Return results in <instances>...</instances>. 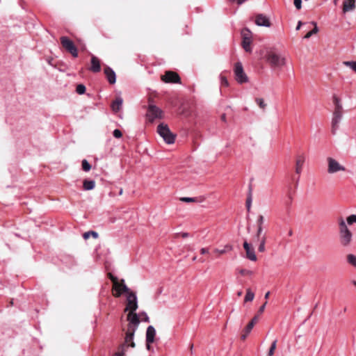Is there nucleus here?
Instances as JSON below:
<instances>
[{
  "mask_svg": "<svg viewBox=\"0 0 356 356\" xmlns=\"http://www.w3.org/2000/svg\"><path fill=\"white\" fill-rule=\"evenodd\" d=\"M127 321H129V324L125 334L124 343L119 347L118 352L114 356H123L124 355L125 348L129 346L131 348L135 347V343L133 339L135 332L140 323L139 315L134 312H129L127 315Z\"/></svg>",
  "mask_w": 356,
  "mask_h": 356,
  "instance_id": "nucleus-1",
  "label": "nucleus"
},
{
  "mask_svg": "<svg viewBox=\"0 0 356 356\" xmlns=\"http://www.w3.org/2000/svg\"><path fill=\"white\" fill-rule=\"evenodd\" d=\"M339 232L341 245L343 247L349 246L352 241L353 234L343 218L339 219Z\"/></svg>",
  "mask_w": 356,
  "mask_h": 356,
  "instance_id": "nucleus-2",
  "label": "nucleus"
},
{
  "mask_svg": "<svg viewBox=\"0 0 356 356\" xmlns=\"http://www.w3.org/2000/svg\"><path fill=\"white\" fill-rule=\"evenodd\" d=\"M266 60L273 68H281L286 65V58L275 52H269Z\"/></svg>",
  "mask_w": 356,
  "mask_h": 356,
  "instance_id": "nucleus-3",
  "label": "nucleus"
},
{
  "mask_svg": "<svg viewBox=\"0 0 356 356\" xmlns=\"http://www.w3.org/2000/svg\"><path fill=\"white\" fill-rule=\"evenodd\" d=\"M157 132L166 143L172 144L175 143V135L171 132L167 124H160L157 127Z\"/></svg>",
  "mask_w": 356,
  "mask_h": 356,
  "instance_id": "nucleus-4",
  "label": "nucleus"
},
{
  "mask_svg": "<svg viewBox=\"0 0 356 356\" xmlns=\"http://www.w3.org/2000/svg\"><path fill=\"white\" fill-rule=\"evenodd\" d=\"M234 72L235 79L238 83L242 84L248 81V77L244 72L243 67L241 62H237L235 64Z\"/></svg>",
  "mask_w": 356,
  "mask_h": 356,
  "instance_id": "nucleus-5",
  "label": "nucleus"
},
{
  "mask_svg": "<svg viewBox=\"0 0 356 356\" xmlns=\"http://www.w3.org/2000/svg\"><path fill=\"white\" fill-rule=\"evenodd\" d=\"M60 42L62 46L70 52L73 57L76 58L78 56V51L73 42L70 40L66 36H62L60 38Z\"/></svg>",
  "mask_w": 356,
  "mask_h": 356,
  "instance_id": "nucleus-6",
  "label": "nucleus"
},
{
  "mask_svg": "<svg viewBox=\"0 0 356 356\" xmlns=\"http://www.w3.org/2000/svg\"><path fill=\"white\" fill-rule=\"evenodd\" d=\"M342 116L343 108H334L332 119V132L333 134H335L337 130L338 129L339 124L342 119Z\"/></svg>",
  "mask_w": 356,
  "mask_h": 356,
  "instance_id": "nucleus-7",
  "label": "nucleus"
},
{
  "mask_svg": "<svg viewBox=\"0 0 356 356\" xmlns=\"http://www.w3.org/2000/svg\"><path fill=\"white\" fill-rule=\"evenodd\" d=\"M127 298V307L125 312L129 310L130 312H135L138 308L137 298L134 293L129 291Z\"/></svg>",
  "mask_w": 356,
  "mask_h": 356,
  "instance_id": "nucleus-8",
  "label": "nucleus"
},
{
  "mask_svg": "<svg viewBox=\"0 0 356 356\" xmlns=\"http://www.w3.org/2000/svg\"><path fill=\"white\" fill-rule=\"evenodd\" d=\"M147 115L150 121L162 118V111L154 105H149Z\"/></svg>",
  "mask_w": 356,
  "mask_h": 356,
  "instance_id": "nucleus-9",
  "label": "nucleus"
},
{
  "mask_svg": "<svg viewBox=\"0 0 356 356\" xmlns=\"http://www.w3.org/2000/svg\"><path fill=\"white\" fill-rule=\"evenodd\" d=\"M161 79L166 83L180 82V77L178 74L172 71L166 72L165 74L161 76Z\"/></svg>",
  "mask_w": 356,
  "mask_h": 356,
  "instance_id": "nucleus-10",
  "label": "nucleus"
},
{
  "mask_svg": "<svg viewBox=\"0 0 356 356\" xmlns=\"http://www.w3.org/2000/svg\"><path fill=\"white\" fill-rule=\"evenodd\" d=\"M328 162V172L330 173L336 172L339 170H344V168L341 166L335 159L329 157Z\"/></svg>",
  "mask_w": 356,
  "mask_h": 356,
  "instance_id": "nucleus-11",
  "label": "nucleus"
},
{
  "mask_svg": "<svg viewBox=\"0 0 356 356\" xmlns=\"http://www.w3.org/2000/svg\"><path fill=\"white\" fill-rule=\"evenodd\" d=\"M243 248L246 252V257L250 261H255L257 259V257L255 254V252L254 248L251 246V245L248 243L247 241H245L243 243Z\"/></svg>",
  "mask_w": 356,
  "mask_h": 356,
  "instance_id": "nucleus-12",
  "label": "nucleus"
},
{
  "mask_svg": "<svg viewBox=\"0 0 356 356\" xmlns=\"http://www.w3.org/2000/svg\"><path fill=\"white\" fill-rule=\"evenodd\" d=\"M113 289L116 291V292L114 293V296L115 297H120L122 294V293H129V289L124 284V280H122L121 282H118V286H113Z\"/></svg>",
  "mask_w": 356,
  "mask_h": 356,
  "instance_id": "nucleus-13",
  "label": "nucleus"
},
{
  "mask_svg": "<svg viewBox=\"0 0 356 356\" xmlns=\"http://www.w3.org/2000/svg\"><path fill=\"white\" fill-rule=\"evenodd\" d=\"M255 23L259 26L269 27L270 26L269 19L262 14H259L256 16Z\"/></svg>",
  "mask_w": 356,
  "mask_h": 356,
  "instance_id": "nucleus-14",
  "label": "nucleus"
},
{
  "mask_svg": "<svg viewBox=\"0 0 356 356\" xmlns=\"http://www.w3.org/2000/svg\"><path fill=\"white\" fill-rule=\"evenodd\" d=\"M259 319V316H255L251 321L248 324L244 330V334L241 335V339L245 340L248 335V334L251 332L252 329L253 328L254 325L257 323Z\"/></svg>",
  "mask_w": 356,
  "mask_h": 356,
  "instance_id": "nucleus-15",
  "label": "nucleus"
},
{
  "mask_svg": "<svg viewBox=\"0 0 356 356\" xmlns=\"http://www.w3.org/2000/svg\"><path fill=\"white\" fill-rule=\"evenodd\" d=\"M104 74L109 83L114 84L116 81V75L115 72L108 66L104 68Z\"/></svg>",
  "mask_w": 356,
  "mask_h": 356,
  "instance_id": "nucleus-16",
  "label": "nucleus"
},
{
  "mask_svg": "<svg viewBox=\"0 0 356 356\" xmlns=\"http://www.w3.org/2000/svg\"><path fill=\"white\" fill-rule=\"evenodd\" d=\"M305 159V155L303 154H298L297 156L296 161V172L298 175H300V173L301 172Z\"/></svg>",
  "mask_w": 356,
  "mask_h": 356,
  "instance_id": "nucleus-17",
  "label": "nucleus"
},
{
  "mask_svg": "<svg viewBox=\"0 0 356 356\" xmlns=\"http://www.w3.org/2000/svg\"><path fill=\"white\" fill-rule=\"evenodd\" d=\"M156 337V330L155 328L152 325H149L147 328L146 331V342L149 343H152L154 342Z\"/></svg>",
  "mask_w": 356,
  "mask_h": 356,
  "instance_id": "nucleus-18",
  "label": "nucleus"
},
{
  "mask_svg": "<svg viewBox=\"0 0 356 356\" xmlns=\"http://www.w3.org/2000/svg\"><path fill=\"white\" fill-rule=\"evenodd\" d=\"M264 217L262 215H259L257 219V230L256 233V238L259 239L260 236L263 234V225L264 223Z\"/></svg>",
  "mask_w": 356,
  "mask_h": 356,
  "instance_id": "nucleus-19",
  "label": "nucleus"
},
{
  "mask_svg": "<svg viewBox=\"0 0 356 356\" xmlns=\"http://www.w3.org/2000/svg\"><path fill=\"white\" fill-rule=\"evenodd\" d=\"M90 70L93 72H99L101 70L100 61L95 56H92L91 57V67H90Z\"/></svg>",
  "mask_w": 356,
  "mask_h": 356,
  "instance_id": "nucleus-20",
  "label": "nucleus"
},
{
  "mask_svg": "<svg viewBox=\"0 0 356 356\" xmlns=\"http://www.w3.org/2000/svg\"><path fill=\"white\" fill-rule=\"evenodd\" d=\"M355 8V0H344L343 3V12L347 13L354 10Z\"/></svg>",
  "mask_w": 356,
  "mask_h": 356,
  "instance_id": "nucleus-21",
  "label": "nucleus"
},
{
  "mask_svg": "<svg viewBox=\"0 0 356 356\" xmlns=\"http://www.w3.org/2000/svg\"><path fill=\"white\" fill-rule=\"evenodd\" d=\"M122 98L120 97H116V99L111 104V108L113 111L115 113L118 112L122 106Z\"/></svg>",
  "mask_w": 356,
  "mask_h": 356,
  "instance_id": "nucleus-22",
  "label": "nucleus"
},
{
  "mask_svg": "<svg viewBox=\"0 0 356 356\" xmlns=\"http://www.w3.org/2000/svg\"><path fill=\"white\" fill-rule=\"evenodd\" d=\"M255 240L259 242V247H258V250L260 252H265V250H266L265 244H266V234H262L260 236L259 239H257L255 237Z\"/></svg>",
  "mask_w": 356,
  "mask_h": 356,
  "instance_id": "nucleus-23",
  "label": "nucleus"
},
{
  "mask_svg": "<svg viewBox=\"0 0 356 356\" xmlns=\"http://www.w3.org/2000/svg\"><path fill=\"white\" fill-rule=\"evenodd\" d=\"M95 183L92 179H84L83 182V188L86 191L92 190L94 188Z\"/></svg>",
  "mask_w": 356,
  "mask_h": 356,
  "instance_id": "nucleus-24",
  "label": "nucleus"
},
{
  "mask_svg": "<svg viewBox=\"0 0 356 356\" xmlns=\"http://www.w3.org/2000/svg\"><path fill=\"white\" fill-rule=\"evenodd\" d=\"M252 187L251 185L249 186V193L246 199V208L248 211H250L251 206H252Z\"/></svg>",
  "mask_w": 356,
  "mask_h": 356,
  "instance_id": "nucleus-25",
  "label": "nucleus"
},
{
  "mask_svg": "<svg viewBox=\"0 0 356 356\" xmlns=\"http://www.w3.org/2000/svg\"><path fill=\"white\" fill-rule=\"evenodd\" d=\"M204 199H202L200 197H180L179 200L184 202L191 203V202H201L203 201Z\"/></svg>",
  "mask_w": 356,
  "mask_h": 356,
  "instance_id": "nucleus-26",
  "label": "nucleus"
},
{
  "mask_svg": "<svg viewBox=\"0 0 356 356\" xmlns=\"http://www.w3.org/2000/svg\"><path fill=\"white\" fill-rule=\"evenodd\" d=\"M252 40H242V47L246 52H251Z\"/></svg>",
  "mask_w": 356,
  "mask_h": 356,
  "instance_id": "nucleus-27",
  "label": "nucleus"
},
{
  "mask_svg": "<svg viewBox=\"0 0 356 356\" xmlns=\"http://www.w3.org/2000/svg\"><path fill=\"white\" fill-rule=\"evenodd\" d=\"M241 37L242 40H252V33L248 29L245 28L241 31Z\"/></svg>",
  "mask_w": 356,
  "mask_h": 356,
  "instance_id": "nucleus-28",
  "label": "nucleus"
},
{
  "mask_svg": "<svg viewBox=\"0 0 356 356\" xmlns=\"http://www.w3.org/2000/svg\"><path fill=\"white\" fill-rule=\"evenodd\" d=\"M254 298V293L251 291L250 289H246V294L244 298L245 302L252 301Z\"/></svg>",
  "mask_w": 356,
  "mask_h": 356,
  "instance_id": "nucleus-29",
  "label": "nucleus"
},
{
  "mask_svg": "<svg viewBox=\"0 0 356 356\" xmlns=\"http://www.w3.org/2000/svg\"><path fill=\"white\" fill-rule=\"evenodd\" d=\"M347 262L356 268V256L353 254H348L346 256Z\"/></svg>",
  "mask_w": 356,
  "mask_h": 356,
  "instance_id": "nucleus-30",
  "label": "nucleus"
},
{
  "mask_svg": "<svg viewBox=\"0 0 356 356\" xmlns=\"http://www.w3.org/2000/svg\"><path fill=\"white\" fill-rule=\"evenodd\" d=\"M92 236L94 238H98V233L95 232V231H89V232H85L83 234V237L84 239H88L89 238L90 236Z\"/></svg>",
  "mask_w": 356,
  "mask_h": 356,
  "instance_id": "nucleus-31",
  "label": "nucleus"
},
{
  "mask_svg": "<svg viewBox=\"0 0 356 356\" xmlns=\"http://www.w3.org/2000/svg\"><path fill=\"white\" fill-rule=\"evenodd\" d=\"M312 24L314 25V28L309 31L305 36H304V38L305 39H308L312 35L316 33L318 31V29L317 27V25L315 22H312Z\"/></svg>",
  "mask_w": 356,
  "mask_h": 356,
  "instance_id": "nucleus-32",
  "label": "nucleus"
},
{
  "mask_svg": "<svg viewBox=\"0 0 356 356\" xmlns=\"http://www.w3.org/2000/svg\"><path fill=\"white\" fill-rule=\"evenodd\" d=\"M332 100H333V103L334 105V108H343L342 104L341 103V99L337 95H333Z\"/></svg>",
  "mask_w": 356,
  "mask_h": 356,
  "instance_id": "nucleus-33",
  "label": "nucleus"
},
{
  "mask_svg": "<svg viewBox=\"0 0 356 356\" xmlns=\"http://www.w3.org/2000/svg\"><path fill=\"white\" fill-rule=\"evenodd\" d=\"M255 102L260 108L264 111L266 109L267 104L264 102V99L263 98H256Z\"/></svg>",
  "mask_w": 356,
  "mask_h": 356,
  "instance_id": "nucleus-34",
  "label": "nucleus"
},
{
  "mask_svg": "<svg viewBox=\"0 0 356 356\" xmlns=\"http://www.w3.org/2000/svg\"><path fill=\"white\" fill-rule=\"evenodd\" d=\"M343 64L356 72V61H344Z\"/></svg>",
  "mask_w": 356,
  "mask_h": 356,
  "instance_id": "nucleus-35",
  "label": "nucleus"
},
{
  "mask_svg": "<svg viewBox=\"0 0 356 356\" xmlns=\"http://www.w3.org/2000/svg\"><path fill=\"white\" fill-rule=\"evenodd\" d=\"M276 346H277V340L275 339L272 343H271V346L269 348V350H268V355L269 356H273L274 355V353H275V350L276 349Z\"/></svg>",
  "mask_w": 356,
  "mask_h": 356,
  "instance_id": "nucleus-36",
  "label": "nucleus"
},
{
  "mask_svg": "<svg viewBox=\"0 0 356 356\" xmlns=\"http://www.w3.org/2000/svg\"><path fill=\"white\" fill-rule=\"evenodd\" d=\"M86 86L83 84H79L76 86V92L79 95H83L86 92Z\"/></svg>",
  "mask_w": 356,
  "mask_h": 356,
  "instance_id": "nucleus-37",
  "label": "nucleus"
},
{
  "mask_svg": "<svg viewBox=\"0 0 356 356\" xmlns=\"http://www.w3.org/2000/svg\"><path fill=\"white\" fill-rule=\"evenodd\" d=\"M91 168V165H90V163L88 162L87 160L86 159H83L82 161V169L86 171V172H88L90 170Z\"/></svg>",
  "mask_w": 356,
  "mask_h": 356,
  "instance_id": "nucleus-38",
  "label": "nucleus"
},
{
  "mask_svg": "<svg viewBox=\"0 0 356 356\" xmlns=\"http://www.w3.org/2000/svg\"><path fill=\"white\" fill-rule=\"evenodd\" d=\"M346 221H347V224L349 225L356 223V215L352 214V215L349 216L347 218Z\"/></svg>",
  "mask_w": 356,
  "mask_h": 356,
  "instance_id": "nucleus-39",
  "label": "nucleus"
},
{
  "mask_svg": "<svg viewBox=\"0 0 356 356\" xmlns=\"http://www.w3.org/2000/svg\"><path fill=\"white\" fill-rule=\"evenodd\" d=\"M108 276L110 278V280L112 281L113 284L114 286H118V279L116 277L113 276L111 273H108Z\"/></svg>",
  "mask_w": 356,
  "mask_h": 356,
  "instance_id": "nucleus-40",
  "label": "nucleus"
},
{
  "mask_svg": "<svg viewBox=\"0 0 356 356\" xmlns=\"http://www.w3.org/2000/svg\"><path fill=\"white\" fill-rule=\"evenodd\" d=\"M113 136H114L115 138H121V137H122V132H121V131H120V130H119V129H115V130L113 131Z\"/></svg>",
  "mask_w": 356,
  "mask_h": 356,
  "instance_id": "nucleus-41",
  "label": "nucleus"
},
{
  "mask_svg": "<svg viewBox=\"0 0 356 356\" xmlns=\"http://www.w3.org/2000/svg\"><path fill=\"white\" fill-rule=\"evenodd\" d=\"M139 316H140L142 318V321H144L145 322H149V318L147 314L145 312H141L139 314Z\"/></svg>",
  "mask_w": 356,
  "mask_h": 356,
  "instance_id": "nucleus-42",
  "label": "nucleus"
},
{
  "mask_svg": "<svg viewBox=\"0 0 356 356\" xmlns=\"http://www.w3.org/2000/svg\"><path fill=\"white\" fill-rule=\"evenodd\" d=\"M239 273L242 275H251L252 274V271L247 269H241L240 270Z\"/></svg>",
  "mask_w": 356,
  "mask_h": 356,
  "instance_id": "nucleus-43",
  "label": "nucleus"
},
{
  "mask_svg": "<svg viewBox=\"0 0 356 356\" xmlns=\"http://www.w3.org/2000/svg\"><path fill=\"white\" fill-rule=\"evenodd\" d=\"M293 3L298 10H300L302 8V0H294Z\"/></svg>",
  "mask_w": 356,
  "mask_h": 356,
  "instance_id": "nucleus-44",
  "label": "nucleus"
},
{
  "mask_svg": "<svg viewBox=\"0 0 356 356\" xmlns=\"http://www.w3.org/2000/svg\"><path fill=\"white\" fill-rule=\"evenodd\" d=\"M221 83L225 86H228V81L225 76H221Z\"/></svg>",
  "mask_w": 356,
  "mask_h": 356,
  "instance_id": "nucleus-45",
  "label": "nucleus"
},
{
  "mask_svg": "<svg viewBox=\"0 0 356 356\" xmlns=\"http://www.w3.org/2000/svg\"><path fill=\"white\" fill-rule=\"evenodd\" d=\"M267 302L266 301L263 305H261L258 311L259 314H262L265 309Z\"/></svg>",
  "mask_w": 356,
  "mask_h": 356,
  "instance_id": "nucleus-46",
  "label": "nucleus"
},
{
  "mask_svg": "<svg viewBox=\"0 0 356 356\" xmlns=\"http://www.w3.org/2000/svg\"><path fill=\"white\" fill-rule=\"evenodd\" d=\"M214 252L218 254H223L226 252V250H219V249H215Z\"/></svg>",
  "mask_w": 356,
  "mask_h": 356,
  "instance_id": "nucleus-47",
  "label": "nucleus"
},
{
  "mask_svg": "<svg viewBox=\"0 0 356 356\" xmlns=\"http://www.w3.org/2000/svg\"><path fill=\"white\" fill-rule=\"evenodd\" d=\"M232 249H233L232 245L227 244L225 246V248L223 250H226V252H227L228 251L232 250Z\"/></svg>",
  "mask_w": 356,
  "mask_h": 356,
  "instance_id": "nucleus-48",
  "label": "nucleus"
},
{
  "mask_svg": "<svg viewBox=\"0 0 356 356\" xmlns=\"http://www.w3.org/2000/svg\"><path fill=\"white\" fill-rule=\"evenodd\" d=\"M200 252H201V254H207V253H209V250H208V249L204 248H202V249L200 250Z\"/></svg>",
  "mask_w": 356,
  "mask_h": 356,
  "instance_id": "nucleus-49",
  "label": "nucleus"
},
{
  "mask_svg": "<svg viewBox=\"0 0 356 356\" xmlns=\"http://www.w3.org/2000/svg\"><path fill=\"white\" fill-rule=\"evenodd\" d=\"M302 24L301 21H299V22H298V25H297V26H296V31H298V30L300 29V27H301Z\"/></svg>",
  "mask_w": 356,
  "mask_h": 356,
  "instance_id": "nucleus-50",
  "label": "nucleus"
},
{
  "mask_svg": "<svg viewBox=\"0 0 356 356\" xmlns=\"http://www.w3.org/2000/svg\"><path fill=\"white\" fill-rule=\"evenodd\" d=\"M181 236H182L183 238H186V237H188V233H187V232L181 233Z\"/></svg>",
  "mask_w": 356,
  "mask_h": 356,
  "instance_id": "nucleus-51",
  "label": "nucleus"
},
{
  "mask_svg": "<svg viewBox=\"0 0 356 356\" xmlns=\"http://www.w3.org/2000/svg\"><path fill=\"white\" fill-rule=\"evenodd\" d=\"M269 295H270V292H269V291H268V292L265 294V296H264V298H265L266 300H267V299L268 298V297H269Z\"/></svg>",
  "mask_w": 356,
  "mask_h": 356,
  "instance_id": "nucleus-52",
  "label": "nucleus"
},
{
  "mask_svg": "<svg viewBox=\"0 0 356 356\" xmlns=\"http://www.w3.org/2000/svg\"><path fill=\"white\" fill-rule=\"evenodd\" d=\"M151 344H152V343H149L148 342H146V346H147V350H150V348H151Z\"/></svg>",
  "mask_w": 356,
  "mask_h": 356,
  "instance_id": "nucleus-53",
  "label": "nucleus"
},
{
  "mask_svg": "<svg viewBox=\"0 0 356 356\" xmlns=\"http://www.w3.org/2000/svg\"><path fill=\"white\" fill-rule=\"evenodd\" d=\"M221 119L222 121H225L226 120V117H225V114H222V116H221Z\"/></svg>",
  "mask_w": 356,
  "mask_h": 356,
  "instance_id": "nucleus-54",
  "label": "nucleus"
},
{
  "mask_svg": "<svg viewBox=\"0 0 356 356\" xmlns=\"http://www.w3.org/2000/svg\"><path fill=\"white\" fill-rule=\"evenodd\" d=\"M242 293H242V291H238V292L237 293V295H238V296H241L242 295Z\"/></svg>",
  "mask_w": 356,
  "mask_h": 356,
  "instance_id": "nucleus-55",
  "label": "nucleus"
},
{
  "mask_svg": "<svg viewBox=\"0 0 356 356\" xmlns=\"http://www.w3.org/2000/svg\"><path fill=\"white\" fill-rule=\"evenodd\" d=\"M47 61H48V63H49V65H52V64H51V60H50V59H49Z\"/></svg>",
  "mask_w": 356,
  "mask_h": 356,
  "instance_id": "nucleus-56",
  "label": "nucleus"
},
{
  "mask_svg": "<svg viewBox=\"0 0 356 356\" xmlns=\"http://www.w3.org/2000/svg\"><path fill=\"white\" fill-rule=\"evenodd\" d=\"M193 348V344H191V345L190 346V349L192 350Z\"/></svg>",
  "mask_w": 356,
  "mask_h": 356,
  "instance_id": "nucleus-57",
  "label": "nucleus"
},
{
  "mask_svg": "<svg viewBox=\"0 0 356 356\" xmlns=\"http://www.w3.org/2000/svg\"><path fill=\"white\" fill-rule=\"evenodd\" d=\"M338 1H339V0H334V4H337Z\"/></svg>",
  "mask_w": 356,
  "mask_h": 356,
  "instance_id": "nucleus-58",
  "label": "nucleus"
},
{
  "mask_svg": "<svg viewBox=\"0 0 356 356\" xmlns=\"http://www.w3.org/2000/svg\"><path fill=\"white\" fill-rule=\"evenodd\" d=\"M122 189L121 188V189L120 190V195H122Z\"/></svg>",
  "mask_w": 356,
  "mask_h": 356,
  "instance_id": "nucleus-59",
  "label": "nucleus"
},
{
  "mask_svg": "<svg viewBox=\"0 0 356 356\" xmlns=\"http://www.w3.org/2000/svg\"><path fill=\"white\" fill-rule=\"evenodd\" d=\"M353 284L356 286V281H353Z\"/></svg>",
  "mask_w": 356,
  "mask_h": 356,
  "instance_id": "nucleus-60",
  "label": "nucleus"
},
{
  "mask_svg": "<svg viewBox=\"0 0 356 356\" xmlns=\"http://www.w3.org/2000/svg\"><path fill=\"white\" fill-rule=\"evenodd\" d=\"M193 261L196 260V257H194L193 258Z\"/></svg>",
  "mask_w": 356,
  "mask_h": 356,
  "instance_id": "nucleus-61",
  "label": "nucleus"
},
{
  "mask_svg": "<svg viewBox=\"0 0 356 356\" xmlns=\"http://www.w3.org/2000/svg\"><path fill=\"white\" fill-rule=\"evenodd\" d=\"M268 356H269V355H268Z\"/></svg>",
  "mask_w": 356,
  "mask_h": 356,
  "instance_id": "nucleus-62",
  "label": "nucleus"
}]
</instances>
